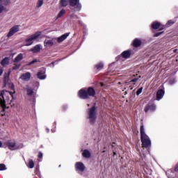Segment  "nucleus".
Masks as SVG:
<instances>
[{
    "mask_svg": "<svg viewBox=\"0 0 178 178\" xmlns=\"http://www.w3.org/2000/svg\"><path fill=\"white\" fill-rule=\"evenodd\" d=\"M11 89L13 92H9L7 90H2L0 95V105L2 108L0 112V116H5V111L6 109V102H8L10 97L13 98V95L15 94V85L13 83L11 85Z\"/></svg>",
    "mask_w": 178,
    "mask_h": 178,
    "instance_id": "obj_1",
    "label": "nucleus"
},
{
    "mask_svg": "<svg viewBox=\"0 0 178 178\" xmlns=\"http://www.w3.org/2000/svg\"><path fill=\"white\" fill-rule=\"evenodd\" d=\"M140 140L142 143V147L143 148H149L151 147V138L149 136L145 134V129L144 128V125L142 124L140 126Z\"/></svg>",
    "mask_w": 178,
    "mask_h": 178,
    "instance_id": "obj_2",
    "label": "nucleus"
},
{
    "mask_svg": "<svg viewBox=\"0 0 178 178\" xmlns=\"http://www.w3.org/2000/svg\"><path fill=\"white\" fill-rule=\"evenodd\" d=\"M95 90L92 88H83L81 89L79 92V97L82 99H88L90 97H95Z\"/></svg>",
    "mask_w": 178,
    "mask_h": 178,
    "instance_id": "obj_3",
    "label": "nucleus"
},
{
    "mask_svg": "<svg viewBox=\"0 0 178 178\" xmlns=\"http://www.w3.org/2000/svg\"><path fill=\"white\" fill-rule=\"evenodd\" d=\"M87 119L90 124H94L97 121V107L92 106L87 111Z\"/></svg>",
    "mask_w": 178,
    "mask_h": 178,
    "instance_id": "obj_4",
    "label": "nucleus"
},
{
    "mask_svg": "<svg viewBox=\"0 0 178 178\" xmlns=\"http://www.w3.org/2000/svg\"><path fill=\"white\" fill-rule=\"evenodd\" d=\"M40 35H41V31H38L28 37L25 40L26 47H30V45H33V44H34V41L38 40Z\"/></svg>",
    "mask_w": 178,
    "mask_h": 178,
    "instance_id": "obj_5",
    "label": "nucleus"
},
{
    "mask_svg": "<svg viewBox=\"0 0 178 178\" xmlns=\"http://www.w3.org/2000/svg\"><path fill=\"white\" fill-rule=\"evenodd\" d=\"M6 145L8 147L10 151H15L16 149H19V146L16 145V140H9L6 142Z\"/></svg>",
    "mask_w": 178,
    "mask_h": 178,
    "instance_id": "obj_6",
    "label": "nucleus"
},
{
    "mask_svg": "<svg viewBox=\"0 0 178 178\" xmlns=\"http://www.w3.org/2000/svg\"><path fill=\"white\" fill-rule=\"evenodd\" d=\"M69 3L70 6L76 8L78 12H80V10H81L82 6L81 3H80V0H70Z\"/></svg>",
    "mask_w": 178,
    "mask_h": 178,
    "instance_id": "obj_7",
    "label": "nucleus"
},
{
    "mask_svg": "<svg viewBox=\"0 0 178 178\" xmlns=\"http://www.w3.org/2000/svg\"><path fill=\"white\" fill-rule=\"evenodd\" d=\"M75 169L77 173H79V175H81L83 172L86 170V165L84 163L81 162H76L75 163Z\"/></svg>",
    "mask_w": 178,
    "mask_h": 178,
    "instance_id": "obj_8",
    "label": "nucleus"
},
{
    "mask_svg": "<svg viewBox=\"0 0 178 178\" xmlns=\"http://www.w3.org/2000/svg\"><path fill=\"white\" fill-rule=\"evenodd\" d=\"M156 106L154 103L149 102L145 107V113H147V112H149V111L154 112L156 111Z\"/></svg>",
    "mask_w": 178,
    "mask_h": 178,
    "instance_id": "obj_9",
    "label": "nucleus"
},
{
    "mask_svg": "<svg viewBox=\"0 0 178 178\" xmlns=\"http://www.w3.org/2000/svg\"><path fill=\"white\" fill-rule=\"evenodd\" d=\"M19 30H20V26L15 25V26H13L10 29V31L7 35V37H8V38L12 37V35H14L15 34V33H17V31H19Z\"/></svg>",
    "mask_w": 178,
    "mask_h": 178,
    "instance_id": "obj_10",
    "label": "nucleus"
},
{
    "mask_svg": "<svg viewBox=\"0 0 178 178\" xmlns=\"http://www.w3.org/2000/svg\"><path fill=\"white\" fill-rule=\"evenodd\" d=\"M131 55V53L130 52L129 50H127V51H123L122 54H121V56H119L118 57H117L118 59H120V58H124V59H129V58H130Z\"/></svg>",
    "mask_w": 178,
    "mask_h": 178,
    "instance_id": "obj_11",
    "label": "nucleus"
},
{
    "mask_svg": "<svg viewBox=\"0 0 178 178\" xmlns=\"http://www.w3.org/2000/svg\"><path fill=\"white\" fill-rule=\"evenodd\" d=\"M26 93L27 95L29 97H33V102H35V93L34 92V90L30 88H28L26 89Z\"/></svg>",
    "mask_w": 178,
    "mask_h": 178,
    "instance_id": "obj_12",
    "label": "nucleus"
},
{
    "mask_svg": "<svg viewBox=\"0 0 178 178\" xmlns=\"http://www.w3.org/2000/svg\"><path fill=\"white\" fill-rule=\"evenodd\" d=\"M31 77V74L30 72H26L24 74H22L19 79H21V80H23V81H29Z\"/></svg>",
    "mask_w": 178,
    "mask_h": 178,
    "instance_id": "obj_13",
    "label": "nucleus"
},
{
    "mask_svg": "<svg viewBox=\"0 0 178 178\" xmlns=\"http://www.w3.org/2000/svg\"><path fill=\"white\" fill-rule=\"evenodd\" d=\"M37 76L38 79H40V80H45L47 79V75H45V70L39 71Z\"/></svg>",
    "mask_w": 178,
    "mask_h": 178,
    "instance_id": "obj_14",
    "label": "nucleus"
},
{
    "mask_svg": "<svg viewBox=\"0 0 178 178\" xmlns=\"http://www.w3.org/2000/svg\"><path fill=\"white\" fill-rule=\"evenodd\" d=\"M163 95H165V90L163 89L159 90L156 93V100L161 101L163 98Z\"/></svg>",
    "mask_w": 178,
    "mask_h": 178,
    "instance_id": "obj_15",
    "label": "nucleus"
},
{
    "mask_svg": "<svg viewBox=\"0 0 178 178\" xmlns=\"http://www.w3.org/2000/svg\"><path fill=\"white\" fill-rule=\"evenodd\" d=\"M41 49H42V45L36 44L35 47L31 49V52H33V54H38V52H40Z\"/></svg>",
    "mask_w": 178,
    "mask_h": 178,
    "instance_id": "obj_16",
    "label": "nucleus"
},
{
    "mask_svg": "<svg viewBox=\"0 0 178 178\" xmlns=\"http://www.w3.org/2000/svg\"><path fill=\"white\" fill-rule=\"evenodd\" d=\"M68 35H70V33H66L62 35L61 36L58 37L57 38L58 42H63V41H65V40H66V38H67Z\"/></svg>",
    "mask_w": 178,
    "mask_h": 178,
    "instance_id": "obj_17",
    "label": "nucleus"
},
{
    "mask_svg": "<svg viewBox=\"0 0 178 178\" xmlns=\"http://www.w3.org/2000/svg\"><path fill=\"white\" fill-rule=\"evenodd\" d=\"M44 47H53L54 46V40H49V39H46L44 41Z\"/></svg>",
    "mask_w": 178,
    "mask_h": 178,
    "instance_id": "obj_18",
    "label": "nucleus"
},
{
    "mask_svg": "<svg viewBox=\"0 0 178 178\" xmlns=\"http://www.w3.org/2000/svg\"><path fill=\"white\" fill-rule=\"evenodd\" d=\"M9 76H10V71H8L7 73L4 74L3 80L4 84H6V86L9 83Z\"/></svg>",
    "mask_w": 178,
    "mask_h": 178,
    "instance_id": "obj_19",
    "label": "nucleus"
},
{
    "mask_svg": "<svg viewBox=\"0 0 178 178\" xmlns=\"http://www.w3.org/2000/svg\"><path fill=\"white\" fill-rule=\"evenodd\" d=\"M82 155L83 158H90L91 153L88 149L82 150Z\"/></svg>",
    "mask_w": 178,
    "mask_h": 178,
    "instance_id": "obj_20",
    "label": "nucleus"
},
{
    "mask_svg": "<svg viewBox=\"0 0 178 178\" xmlns=\"http://www.w3.org/2000/svg\"><path fill=\"white\" fill-rule=\"evenodd\" d=\"M69 5V0H60V6L66 8Z\"/></svg>",
    "mask_w": 178,
    "mask_h": 178,
    "instance_id": "obj_21",
    "label": "nucleus"
},
{
    "mask_svg": "<svg viewBox=\"0 0 178 178\" xmlns=\"http://www.w3.org/2000/svg\"><path fill=\"white\" fill-rule=\"evenodd\" d=\"M133 45L136 48L140 47V45H141V40H140V39H135L134 40V42H133Z\"/></svg>",
    "mask_w": 178,
    "mask_h": 178,
    "instance_id": "obj_22",
    "label": "nucleus"
},
{
    "mask_svg": "<svg viewBox=\"0 0 178 178\" xmlns=\"http://www.w3.org/2000/svg\"><path fill=\"white\" fill-rule=\"evenodd\" d=\"M161 27V23L158 22H154L152 24V28L154 29V30H158Z\"/></svg>",
    "mask_w": 178,
    "mask_h": 178,
    "instance_id": "obj_23",
    "label": "nucleus"
},
{
    "mask_svg": "<svg viewBox=\"0 0 178 178\" xmlns=\"http://www.w3.org/2000/svg\"><path fill=\"white\" fill-rule=\"evenodd\" d=\"M23 60V54H18L14 60L15 63H17V62H20V60Z\"/></svg>",
    "mask_w": 178,
    "mask_h": 178,
    "instance_id": "obj_24",
    "label": "nucleus"
},
{
    "mask_svg": "<svg viewBox=\"0 0 178 178\" xmlns=\"http://www.w3.org/2000/svg\"><path fill=\"white\" fill-rule=\"evenodd\" d=\"M2 66H6V65L9 64V58L6 57L4 59H3L1 62Z\"/></svg>",
    "mask_w": 178,
    "mask_h": 178,
    "instance_id": "obj_25",
    "label": "nucleus"
},
{
    "mask_svg": "<svg viewBox=\"0 0 178 178\" xmlns=\"http://www.w3.org/2000/svg\"><path fill=\"white\" fill-rule=\"evenodd\" d=\"M65 13H66V10H65V8H63L58 14L57 15V19H60V17H62V16H63V15H65Z\"/></svg>",
    "mask_w": 178,
    "mask_h": 178,
    "instance_id": "obj_26",
    "label": "nucleus"
},
{
    "mask_svg": "<svg viewBox=\"0 0 178 178\" xmlns=\"http://www.w3.org/2000/svg\"><path fill=\"white\" fill-rule=\"evenodd\" d=\"M95 67L97 70H101V69H102V67H104V63H99L95 65Z\"/></svg>",
    "mask_w": 178,
    "mask_h": 178,
    "instance_id": "obj_27",
    "label": "nucleus"
},
{
    "mask_svg": "<svg viewBox=\"0 0 178 178\" xmlns=\"http://www.w3.org/2000/svg\"><path fill=\"white\" fill-rule=\"evenodd\" d=\"M28 168H29L30 169H33V168H34V161H33V160H29Z\"/></svg>",
    "mask_w": 178,
    "mask_h": 178,
    "instance_id": "obj_28",
    "label": "nucleus"
},
{
    "mask_svg": "<svg viewBox=\"0 0 178 178\" xmlns=\"http://www.w3.org/2000/svg\"><path fill=\"white\" fill-rule=\"evenodd\" d=\"M175 24V21L173 20H169L168 21V22L166 23L165 26L166 27H170V26Z\"/></svg>",
    "mask_w": 178,
    "mask_h": 178,
    "instance_id": "obj_29",
    "label": "nucleus"
},
{
    "mask_svg": "<svg viewBox=\"0 0 178 178\" xmlns=\"http://www.w3.org/2000/svg\"><path fill=\"white\" fill-rule=\"evenodd\" d=\"M44 5V1L42 0H38L37 3V8H41V6Z\"/></svg>",
    "mask_w": 178,
    "mask_h": 178,
    "instance_id": "obj_30",
    "label": "nucleus"
},
{
    "mask_svg": "<svg viewBox=\"0 0 178 178\" xmlns=\"http://www.w3.org/2000/svg\"><path fill=\"white\" fill-rule=\"evenodd\" d=\"M168 83H169L170 86H173V84H175V83H176V79H169Z\"/></svg>",
    "mask_w": 178,
    "mask_h": 178,
    "instance_id": "obj_31",
    "label": "nucleus"
},
{
    "mask_svg": "<svg viewBox=\"0 0 178 178\" xmlns=\"http://www.w3.org/2000/svg\"><path fill=\"white\" fill-rule=\"evenodd\" d=\"M0 170H6V165L5 164H0Z\"/></svg>",
    "mask_w": 178,
    "mask_h": 178,
    "instance_id": "obj_32",
    "label": "nucleus"
},
{
    "mask_svg": "<svg viewBox=\"0 0 178 178\" xmlns=\"http://www.w3.org/2000/svg\"><path fill=\"white\" fill-rule=\"evenodd\" d=\"M6 8L3 5L0 4V13H2V12H4L6 10Z\"/></svg>",
    "mask_w": 178,
    "mask_h": 178,
    "instance_id": "obj_33",
    "label": "nucleus"
},
{
    "mask_svg": "<svg viewBox=\"0 0 178 178\" xmlns=\"http://www.w3.org/2000/svg\"><path fill=\"white\" fill-rule=\"evenodd\" d=\"M143 92V88H140L137 91H136V95H140Z\"/></svg>",
    "mask_w": 178,
    "mask_h": 178,
    "instance_id": "obj_34",
    "label": "nucleus"
},
{
    "mask_svg": "<svg viewBox=\"0 0 178 178\" xmlns=\"http://www.w3.org/2000/svg\"><path fill=\"white\" fill-rule=\"evenodd\" d=\"M37 62H38L37 59H35V60H32L31 62L29 63L28 66H31V65H34Z\"/></svg>",
    "mask_w": 178,
    "mask_h": 178,
    "instance_id": "obj_35",
    "label": "nucleus"
},
{
    "mask_svg": "<svg viewBox=\"0 0 178 178\" xmlns=\"http://www.w3.org/2000/svg\"><path fill=\"white\" fill-rule=\"evenodd\" d=\"M138 81V78H135L130 81V83H137Z\"/></svg>",
    "mask_w": 178,
    "mask_h": 178,
    "instance_id": "obj_36",
    "label": "nucleus"
},
{
    "mask_svg": "<svg viewBox=\"0 0 178 178\" xmlns=\"http://www.w3.org/2000/svg\"><path fill=\"white\" fill-rule=\"evenodd\" d=\"M175 172H178V163L175 165Z\"/></svg>",
    "mask_w": 178,
    "mask_h": 178,
    "instance_id": "obj_37",
    "label": "nucleus"
},
{
    "mask_svg": "<svg viewBox=\"0 0 178 178\" xmlns=\"http://www.w3.org/2000/svg\"><path fill=\"white\" fill-rule=\"evenodd\" d=\"M3 73V69L2 67H0V76H2Z\"/></svg>",
    "mask_w": 178,
    "mask_h": 178,
    "instance_id": "obj_38",
    "label": "nucleus"
},
{
    "mask_svg": "<svg viewBox=\"0 0 178 178\" xmlns=\"http://www.w3.org/2000/svg\"><path fill=\"white\" fill-rule=\"evenodd\" d=\"M162 33H163V32H159V33H156V37H159V35H161V34H162Z\"/></svg>",
    "mask_w": 178,
    "mask_h": 178,
    "instance_id": "obj_39",
    "label": "nucleus"
},
{
    "mask_svg": "<svg viewBox=\"0 0 178 178\" xmlns=\"http://www.w3.org/2000/svg\"><path fill=\"white\" fill-rule=\"evenodd\" d=\"M112 66H113V64H111V65H109V67H108L109 70H112Z\"/></svg>",
    "mask_w": 178,
    "mask_h": 178,
    "instance_id": "obj_40",
    "label": "nucleus"
},
{
    "mask_svg": "<svg viewBox=\"0 0 178 178\" xmlns=\"http://www.w3.org/2000/svg\"><path fill=\"white\" fill-rule=\"evenodd\" d=\"M38 158H42V153L39 152Z\"/></svg>",
    "mask_w": 178,
    "mask_h": 178,
    "instance_id": "obj_41",
    "label": "nucleus"
},
{
    "mask_svg": "<svg viewBox=\"0 0 178 178\" xmlns=\"http://www.w3.org/2000/svg\"><path fill=\"white\" fill-rule=\"evenodd\" d=\"M16 69H19V65L18 66H15V67H13L14 70H16Z\"/></svg>",
    "mask_w": 178,
    "mask_h": 178,
    "instance_id": "obj_42",
    "label": "nucleus"
},
{
    "mask_svg": "<svg viewBox=\"0 0 178 178\" xmlns=\"http://www.w3.org/2000/svg\"><path fill=\"white\" fill-rule=\"evenodd\" d=\"M2 147V142L0 140V148Z\"/></svg>",
    "mask_w": 178,
    "mask_h": 178,
    "instance_id": "obj_43",
    "label": "nucleus"
},
{
    "mask_svg": "<svg viewBox=\"0 0 178 178\" xmlns=\"http://www.w3.org/2000/svg\"><path fill=\"white\" fill-rule=\"evenodd\" d=\"M51 65H53V66H55V62H52Z\"/></svg>",
    "mask_w": 178,
    "mask_h": 178,
    "instance_id": "obj_44",
    "label": "nucleus"
},
{
    "mask_svg": "<svg viewBox=\"0 0 178 178\" xmlns=\"http://www.w3.org/2000/svg\"><path fill=\"white\" fill-rule=\"evenodd\" d=\"M46 130L47 133H49V129H47Z\"/></svg>",
    "mask_w": 178,
    "mask_h": 178,
    "instance_id": "obj_45",
    "label": "nucleus"
},
{
    "mask_svg": "<svg viewBox=\"0 0 178 178\" xmlns=\"http://www.w3.org/2000/svg\"><path fill=\"white\" fill-rule=\"evenodd\" d=\"M164 27H165V26L161 27V30H163Z\"/></svg>",
    "mask_w": 178,
    "mask_h": 178,
    "instance_id": "obj_46",
    "label": "nucleus"
},
{
    "mask_svg": "<svg viewBox=\"0 0 178 178\" xmlns=\"http://www.w3.org/2000/svg\"><path fill=\"white\" fill-rule=\"evenodd\" d=\"M52 133H55V131L54 129H51Z\"/></svg>",
    "mask_w": 178,
    "mask_h": 178,
    "instance_id": "obj_47",
    "label": "nucleus"
},
{
    "mask_svg": "<svg viewBox=\"0 0 178 178\" xmlns=\"http://www.w3.org/2000/svg\"><path fill=\"white\" fill-rule=\"evenodd\" d=\"M113 155H116V152H113Z\"/></svg>",
    "mask_w": 178,
    "mask_h": 178,
    "instance_id": "obj_48",
    "label": "nucleus"
},
{
    "mask_svg": "<svg viewBox=\"0 0 178 178\" xmlns=\"http://www.w3.org/2000/svg\"><path fill=\"white\" fill-rule=\"evenodd\" d=\"M0 3H2V0H0Z\"/></svg>",
    "mask_w": 178,
    "mask_h": 178,
    "instance_id": "obj_49",
    "label": "nucleus"
},
{
    "mask_svg": "<svg viewBox=\"0 0 178 178\" xmlns=\"http://www.w3.org/2000/svg\"><path fill=\"white\" fill-rule=\"evenodd\" d=\"M176 51H177V49H175V50H174V52H176Z\"/></svg>",
    "mask_w": 178,
    "mask_h": 178,
    "instance_id": "obj_50",
    "label": "nucleus"
},
{
    "mask_svg": "<svg viewBox=\"0 0 178 178\" xmlns=\"http://www.w3.org/2000/svg\"><path fill=\"white\" fill-rule=\"evenodd\" d=\"M55 126H56V122H54Z\"/></svg>",
    "mask_w": 178,
    "mask_h": 178,
    "instance_id": "obj_51",
    "label": "nucleus"
}]
</instances>
